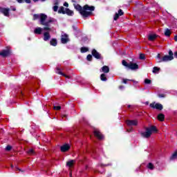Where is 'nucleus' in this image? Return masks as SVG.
<instances>
[{
	"mask_svg": "<svg viewBox=\"0 0 177 177\" xmlns=\"http://www.w3.org/2000/svg\"><path fill=\"white\" fill-rule=\"evenodd\" d=\"M88 165H86L85 169H88Z\"/></svg>",
	"mask_w": 177,
	"mask_h": 177,
	"instance_id": "57",
	"label": "nucleus"
},
{
	"mask_svg": "<svg viewBox=\"0 0 177 177\" xmlns=\"http://www.w3.org/2000/svg\"><path fill=\"white\" fill-rule=\"evenodd\" d=\"M153 132L155 133H156V132H158V129H157V127L151 126L150 127H147L145 129V131L142 132L140 135L142 138H145V139H149V138L151 136V133H153Z\"/></svg>",
	"mask_w": 177,
	"mask_h": 177,
	"instance_id": "2",
	"label": "nucleus"
},
{
	"mask_svg": "<svg viewBox=\"0 0 177 177\" xmlns=\"http://www.w3.org/2000/svg\"><path fill=\"white\" fill-rule=\"evenodd\" d=\"M145 84L146 85H150V84H151V80H149V79H145Z\"/></svg>",
	"mask_w": 177,
	"mask_h": 177,
	"instance_id": "33",
	"label": "nucleus"
},
{
	"mask_svg": "<svg viewBox=\"0 0 177 177\" xmlns=\"http://www.w3.org/2000/svg\"><path fill=\"white\" fill-rule=\"evenodd\" d=\"M158 37H160V36H158V35H156V34L149 35L148 36V39H149V41H154L156 38H158Z\"/></svg>",
	"mask_w": 177,
	"mask_h": 177,
	"instance_id": "15",
	"label": "nucleus"
},
{
	"mask_svg": "<svg viewBox=\"0 0 177 177\" xmlns=\"http://www.w3.org/2000/svg\"><path fill=\"white\" fill-rule=\"evenodd\" d=\"M157 119L158 120V121L162 122V121H165V115H164V113H159L158 115Z\"/></svg>",
	"mask_w": 177,
	"mask_h": 177,
	"instance_id": "17",
	"label": "nucleus"
},
{
	"mask_svg": "<svg viewBox=\"0 0 177 177\" xmlns=\"http://www.w3.org/2000/svg\"><path fill=\"white\" fill-rule=\"evenodd\" d=\"M9 9L13 12H16V7L10 6Z\"/></svg>",
	"mask_w": 177,
	"mask_h": 177,
	"instance_id": "43",
	"label": "nucleus"
},
{
	"mask_svg": "<svg viewBox=\"0 0 177 177\" xmlns=\"http://www.w3.org/2000/svg\"><path fill=\"white\" fill-rule=\"evenodd\" d=\"M17 2H18V3H23V2H24V0H17Z\"/></svg>",
	"mask_w": 177,
	"mask_h": 177,
	"instance_id": "48",
	"label": "nucleus"
},
{
	"mask_svg": "<svg viewBox=\"0 0 177 177\" xmlns=\"http://www.w3.org/2000/svg\"><path fill=\"white\" fill-rule=\"evenodd\" d=\"M72 28L73 29L74 31H77V30H78V27L76 25H73L72 26Z\"/></svg>",
	"mask_w": 177,
	"mask_h": 177,
	"instance_id": "42",
	"label": "nucleus"
},
{
	"mask_svg": "<svg viewBox=\"0 0 177 177\" xmlns=\"http://www.w3.org/2000/svg\"><path fill=\"white\" fill-rule=\"evenodd\" d=\"M100 80H101V81H104V82L107 81V77H106V74H104V73L101 74Z\"/></svg>",
	"mask_w": 177,
	"mask_h": 177,
	"instance_id": "24",
	"label": "nucleus"
},
{
	"mask_svg": "<svg viewBox=\"0 0 177 177\" xmlns=\"http://www.w3.org/2000/svg\"><path fill=\"white\" fill-rule=\"evenodd\" d=\"M40 24H44L45 22V21L46 20V19H48V15H45V14H40Z\"/></svg>",
	"mask_w": 177,
	"mask_h": 177,
	"instance_id": "14",
	"label": "nucleus"
},
{
	"mask_svg": "<svg viewBox=\"0 0 177 177\" xmlns=\"http://www.w3.org/2000/svg\"><path fill=\"white\" fill-rule=\"evenodd\" d=\"M122 66L126 67V68H127L128 70H138L139 69V65H138V64L133 63L132 62H131L130 63H128V62H127V61L125 59H123L122 61Z\"/></svg>",
	"mask_w": 177,
	"mask_h": 177,
	"instance_id": "4",
	"label": "nucleus"
},
{
	"mask_svg": "<svg viewBox=\"0 0 177 177\" xmlns=\"http://www.w3.org/2000/svg\"><path fill=\"white\" fill-rule=\"evenodd\" d=\"M86 59L88 60V62H92V55L88 54L86 57Z\"/></svg>",
	"mask_w": 177,
	"mask_h": 177,
	"instance_id": "34",
	"label": "nucleus"
},
{
	"mask_svg": "<svg viewBox=\"0 0 177 177\" xmlns=\"http://www.w3.org/2000/svg\"><path fill=\"white\" fill-rule=\"evenodd\" d=\"M64 6H65L66 8H68V3L65 2V3H64Z\"/></svg>",
	"mask_w": 177,
	"mask_h": 177,
	"instance_id": "50",
	"label": "nucleus"
},
{
	"mask_svg": "<svg viewBox=\"0 0 177 177\" xmlns=\"http://www.w3.org/2000/svg\"><path fill=\"white\" fill-rule=\"evenodd\" d=\"M9 12H10V8L0 7V13H2L6 17H9V16H10Z\"/></svg>",
	"mask_w": 177,
	"mask_h": 177,
	"instance_id": "6",
	"label": "nucleus"
},
{
	"mask_svg": "<svg viewBox=\"0 0 177 177\" xmlns=\"http://www.w3.org/2000/svg\"><path fill=\"white\" fill-rule=\"evenodd\" d=\"M10 50H3L0 52V56H2V57H8V56H10Z\"/></svg>",
	"mask_w": 177,
	"mask_h": 177,
	"instance_id": "12",
	"label": "nucleus"
},
{
	"mask_svg": "<svg viewBox=\"0 0 177 177\" xmlns=\"http://www.w3.org/2000/svg\"><path fill=\"white\" fill-rule=\"evenodd\" d=\"M50 24L48 23V21H44L43 22V24H41V26H45L46 27H50Z\"/></svg>",
	"mask_w": 177,
	"mask_h": 177,
	"instance_id": "35",
	"label": "nucleus"
},
{
	"mask_svg": "<svg viewBox=\"0 0 177 177\" xmlns=\"http://www.w3.org/2000/svg\"><path fill=\"white\" fill-rule=\"evenodd\" d=\"M110 165H111V164L104 165L103 163H100L97 165V167H100L101 168H103L104 167H109Z\"/></svg>",
	"mask_w": 177,
	"mask_h": 177,
	"instance_id": "30",
	"label": "nucleus"
},
{
	"mask_svg": "<svg viewBox=\"0 0 177 177\" xmlns=\"http://www.w3.org/2000/svg\"><path fill=\"white\" fill-rule=\"evenodd\" d=\"M146 104H149V102H146Z\"/></svg>",
	"mask_w": 177,
	"mask_h": 177,
	"instance_id": "62",
	"label": "nucleus"
},
{
	"mask_svg": "<svg viewBox=\"0 0 177 177\" xmlns=\"http://www.w3.org/2000/svg\"><path fill=\"white\" fill-rule=\"evenodd\" d=\"M74 162H75V160H71L66 162V166L69 167V168H71V167H73V165H74Z\"/></svg>",
	"mask_w": 177,
	"mask_h": 177,
	"instance_id": "22",
	"label": "nucleus"
},
{
	"mask_svg": "<svg viewBox=\"0 0 177 177\" xmlns=\"http://www.w3.org/2000/svg\"><path fill=\"white\" fill-rule=\"evenodd\" d=\"M126 124L128 127H136L138 125V120H126Z\"/></svg>",
	"mask_w": 177,
	"mask_h": 177,
	"instance_id": "9",
	"label": "nucleus"
},
{
	"mask_svg": "<svg viewBox=\"0 0 177 177\" xmlns=\"http://www.w3.org/2000/svg\"><path fill=\"white\" fill-rule=\"evenodd\" d=\"M47 21L50 24V23H53L55 21V19L50 18Z\"/></svg>",
	"mask_w": 177,
	"mask_h": 177,
	"instance_id": "40",
	"label": "nucleus"
},
{
	"mask_svg": "<svg viewBox=\"0 0 177 177\" xmlns=\"http://www.w3.org/2000/svg\"><path fill=\"white\" fill-rule=\"evenodd\" d=\"M93 133L94 136H95V138H97L99 140H103V139H104V136H103V134H102V133L99 131V130H94Z\"/></svg>",
	"mask_w": 177,
	"mask_h": 177,
	"instance_id": "8",
	"label": "nucleus"
},
{
	"mask_svg": "<svg viewBox=\"0 0 177 177\" xmlns=\"http://www.w3.org/2000/svg\"><path fill=\"white\" fill-rule=\"evenodd\" d=\"M69 175H70L71 177H72L73 176V173L70 172Z\"/></svg>",
	"mask_w": 177,
	"mask_h": 177,
	"instance_id": "56",
	"label": "nucleus"
},
{
	"mask_svg": "<svg viewBox=\"0 0 177 177\" xmlns=\"http://www.w3.org/2000/svg\"><path fill=\"white\" fill-rule=\"evenodd\" d=\"M102 73H105V74L110 73V68L107 66H102Z\"/></svg>",
	"mask_w": 177,
	"mask_h": 177,
	"instance_id": "19",
	"label": "nucleus"
},
{
	"mask_svg": "<svg viewBox=\"0 0 177 177\" xmlns=\"http://www.w3.org/2000/svg\"><path fill=\"white\" fill-rule=\"evenodd\" d=\"M160 68H158V67H157V66H154L152 72H153L154 74H156V73H157L158 71H160Z\"/></svg>",
	"mask_w": 177,
	"mask_h": 177,
	"instance_id": "31",
	"label": "nucleus"
},
{
	"mask_svg": "<svg viewBox=\"0 0 177 177\" xmlns=\"http://www.w3.org/2000/svg\"><path fill=\"white\" fill-rule=\"evenodd\" d=\"M91 55L95 59H103V57H102V54L99 53V52H97V50H96V49L95 48L92 50Z\"/></svg>",
	"mask_w": 177,
	"mask_h": 177,
	"instance_id": "7",
	"label": "nucleus"
},
{
	"mask_svg": "<svg viewBox=\"0 0 177 177\" xmlns=\"http://www.w3.org/2000/svg\"><path fill=\"white\" fill-rule=\"evenodd\" d=\"M174 41H176V42H177V35H176V36L174 37Z\"/></svg>",
	"mask_w": 177,
	"mask_h": 177,
	"instance_id": "53",
	"label": "nucleus"
},
{
	"mask_svg": "<svg viewBox=\"0 0 177 177\" xmlns=\"http://www.w3.org/2000/svg\"><path fill=\"white\" fill-rule=\"evenodd\" d=\"M58 13L62 14V15H66V8L62 6L58 10Z\"/></svg>",
	"mask_w": 177,
	"mask_h": 177,
	"instance_id": "23",
	"label": "nucleus"
},
{
	"mask_svg": "<svg viewBox=\"0 0 177 177\" xmlns=\"http://www.w3.org/2000/svg\"><path fill=\"white\" fill-rule=\"evenodd\" d=\"M119 89H124V86H119Z\"/></svg>",
	"mask_w": 177,
	"mask_h": 177,
	"instance_id": "52",
	"label": "nucleus"
},
{
	"mask_svg": "<svg viewBox=\"0 0 177 177\" xmlns=\"http://www.w3.org/2000/svg\"><path fill=\"white\" fill-rule=\"evenodd\" d=\"M64 117H67V115H64Z\"/></svg>",
	"mask_w": 177,
	"mask_h": 177,
	"instance_id": "64",
	"label": "nucleus"
},
{
	"mask_svg": "<svg viewBox=\"0 0 177 177\" xmlns=\"http://www.w3.org/2000/svg\"><path fill=\"white\" fill-rule=\"evenodd\" d=\"M35 34H37L39 35H41L42 34V28H36L34 30Z\"/></svg>",
	"mask_w": 177,
	"mask_h": 177,
	"instance_id": "20",
	"label": "nucleus"
},
{
	"mask_svg": "<svg viewBox=\"0 0 177 177\" xmlns=\"http://www.w3.org/2000/svg\"><path fill=\"white\" fill-rule=\"evenodd\" d=\"M158 97L162 98V97H165L166 95L164 93H161V94H158Z\"/></svg>",
	"mask_w": 177,
	"mask_h": 177,
	"instance_id": "41",
	"label": "nucleus"
},
{
	"mask_svg": "<svg viewBox=\"0 0 177 177\" xmlns=\"http://www.w3.org/2000/svg\"><path fill=\"white\" fill-rule=\"evenodd\" d=\"M174 57H176V59H177V51H176V52L174 53Z\"/></svg>",
	"mask_w": 177,
	"mask_h": 177,
	"instance_id": "51",
	"label": "nucleus"
},
{
	"mask_svg": "<svg viewBox=\"0 0 177 177\" xmlns=\"http://www.w3.org/2000/svg\"><path fill=\"white\" fill-rule=\"evenodd\" d=\"M55 5H59V1L57 0H56Z\"/></svg>",
	"mask_w": 177,
	"mask_h": 177,
	"instance_id": "54",
	"label": "nucleus"
},
{
	"mask_svg": "<svg viewBox=\"0 0 177 177\" xmlns=\"http://www.w3.org/2000/svg\"><path fill=\"white\" fill-rule=\"evenodd\" d=\"M54 109H55V110L59 111V110H60V109H62V106H54Z\"/></svg>",
	"mask_w": 177,
	"mask_h": 177,
	"instance_id": "45",
	"label": "nucleus"
},
{
	"mask_svg": "<svg viewBox=\"0 0 177 177\" xmlns=\"http://www.w3.org/2000/svg\"><path fill=\"white\" fill-rule=\"evenodd\" d=\"M149 106L151 109H156V110H162L164 109V106H162V104L160 103L153 102L149 104Z\"/></svg>",
	"mask_w": 177,
	"mask_h": 177,
	"instance_id": "5",
	"label": "nucleus"
},
{
	"mask_svg": "<svg viewBox=\"0 0 177 177\" xmlns=\"http://www.w3.org/2000/svg\"><path fill=\"white\" fill-rule=\"evenodd\" d=\"M177 158V150L171 155L170 160H175Z\"/></svg>",
	"mask_w": 177,
	"mask_h": 177,
	"instance_id": "28",
	"label": "nucleus"
},
{
	"mask_svg": "<svg viewBox=\"0 0 177 177\" xmlns=\"http://www.w3.org/2000/svg\"><path fill=\"white\" fill-rule=\"evenodd\" d=\"M65 15H67V16H74V11L69 8H65Z\"/></svg>",
	"mask_w": 177,
	"mask_h": 177,
	"instance_id": "16",
	"label": "nucleus"
},
{
	"mask_svg": "<svg viewBox=\"0 0 177 177\" xmlns=\"http://www.w3.org/2000/svg\"><path fill=\"white\" fill-rule=\"evenodd\" d=\"M128 81H131V80L128 79H123V84H127Z\"/></svg>",
	"mask_w": 177,
	"mask_h": 177,
	"instance_id": "47",
	"label": "nucleus"
},
{
	"mask_svg": "<svg viewBox=\"0 0 177 177\" xmlns=\"http://www.w3.org/2000/svg\"><path fill=\"white\" fill-rule=\"evenodd\" d=\"M119 17H120V15H118V13H115L113 19L115 20V21H116V20H118Z\"/></svg>",
	"mask_w": 177,
	"mask_h": 177,
	"instance_id": "38",
	"label": "nucleus"
},
{
	"mask_svg": "<svg viewBox=\"0 0 177 177\" xmlns=\"http://www.w3.org/2000/svg\"><path fill=\"white\" fill-rule=\"evenodd\" d=\"M165 37H171V30L167 28L165 32Z\"/></svg>",
	"mask_w": 177,
	"mask_h": 177,
	"instance_id": "26",
	"label": "nucleus"
},
{
	"mask_svg": "<svg viewBox=\"0 0 177 177\" xmlns=\"http://www.w3.org/2000/svg\"><path fill=\"white\" fill-rule=\"evenodd\" d=\"M71 2H72L73 3H75V2H77V1H75V0H72Z\"/></svg>",
	"mask_w": 177,
	"mask_h": 177,
	"instance_id": "55",
	"label": "nucleus"
},
{
	"mask_svg": "<svg viewBox=\"0 0 177 177\" xmlns=\"http://www.w3.org/2000/svg\"><path fill=\"white\" fill-rule=\"evenodd\" d=\"M10 150H12V146L7 145L6 147V151H10Z\"/></svg>",
	"mask_w": 177,
	"mask_h": 177,
	"instance_id": "37",
	"label": "nucleus"
},
{
	"mask_svg": "<svg viewBox=\"0 0 177 177\" xmlns=\"http://www.w3.org/2000/svg\"><path fill=\"white\" fill-rule=\"evenodd\" d=\"M128 132H132V129H130V130H127Z\"/></svg>",
	"mask_w": 177,
	"mask_h": 177,
	"instance_id": "59",
	"label": "nucleus"
},
{
	"mask_svg": "<svg viewBox=\"0 0 177 177\" xmlns=\"http://www.w3.org/2000/svg\"><path fill=\"white\" fill-rule=\"evenodd\" d=\"M24 2H26V3H31V0H24Z\"/></svg>",
	"mask_w": 177,
	"mask_h": 177,
	"instance_id": "49",
	"label": "nucleus"
},
{
	"mask_svg": "<svg viewBox=\"0 0 177 177\" xmlns=\"http://www.w3.org/2000/svg\"><path fill=\"white\" fill-rule=\"evenodd\" d=\"M128 107H129V108L131 107V105H128Z\"/></svg>",
	"mask_w": 177,
	"mask_h": 177,
	"instance_id": "63",
	"label": "nucleus"
},
{
	"mask_svg": "<svg viewBox=\"0 0 177 177\" xmlns=\"http://www.w3.org/2000/svg\"><path fill=\"white\" fill-rule=\"evenodd\" d=\"M44 30L45 31H50V28H49V26H46V27L44 28Z\"/></svg>",
	"mask_w": 177,
	"mask_h": 177,
	"instance_id": "46",
	"label": "nucleus"
},
{
	"mask_svg": "<svg viewBox=\"0 0 177 177\" xmlns=\"http://www.w3.org/2000/svg\"><path fill=\"white\" fill-rule=\"evenodd\" d=\"M119 16H122L124 15V11H122V10L120 9L118 10V13Z\"/></svg>",
	"mask_w": 177,
	"mask_h": 177,
	"instance_id": "39",
	"label": "nucleus"
},
{
	"mask_svg": "<svg viewBox=\"0 0 177 177\" xmlns=\"http://www.w3.org/2000/svg\"><path fill=\"white\" fill-rule=\"evenodd\" d=\"M156 57H157V59H160L159 61H158V63H162V62H171V60H174V52H172L171 50H169V55H165L161 59V55L158 54Z\"/></svg>",
	"mask_w": 177,
	"mask_h": 177,
	"instance_id": "3",
	"label": "nucleus"
},
{
	"mask_svg": "<svg viewBox=\"0 0 177 177\" xmlns=\"http://www.w3.org/2000/svg\"><path fill=\"white\" fill-rule=\"evenodd\" d=\"M39 17L38 14L33 15V20H37V19H39Z\"/></svg>",
	"mask_w": 177,
	"mask_h": 177,
	"instance_id": "36",
	"label": "nucleus"
},
{
	"mask_svg": "<svg viewBox=\"0 0 177 177\" xmlns=\"http://www.w3.org/2000/svg\"><path fill=\"white\" fill-rule=\"evenodd\" d=\"M147 168L149 169H151V171H153V169H154V165H153V163L151 162H149L148 165H147Z\"/></svg>",
	"mask_w": 177,
	"mask_h": 177,
	"instance_id": "27",
	"label": "nucleus"
},
{
	"mask_svg": "<svg viewBox=\"0 0 177 177\" xmlns=\"http://www.w3.org/2000/svg\"><path fill=\"white\" fill-rule=\"evenodd\" d=\"M57 9H59V6H55L53 7V11H54V12H57Z\"/></svg>",
	"mask_w": 177,
	"mask_h": 177,
	"instance_id": "44",
	"label": "nucleus"
},
{
	"mask_svg": "<svg viewBox=\"0 0 177 177\" xmlns=\"http://www.w3.org/2000/svg\"><path fill=\"white\" fill-rule=\"evenodd\" d=\"M50 39V34L49 32H45L44 33V41H49Z\"/></svg>",
	"mask_w": 177,
	"mask_h": 177,
	"instance_id": "18",
	"label": "nucleus"
},
{
	"mask_svg": "<svg viewBox=\"0 0 177 177\" xmlns=\"http://www.w3.org/2000/svg\"><path fill=\"white\" fill-rule=\"evenodd\" d=\"M41 2H45V1H46V0H41Z\"/></svg>",
	"mask_w": 177,
	"mask_h": 177,
	"instance_id": "60",
	"label": "nucleus"
},
{
	"mask_svg": "<svg viewBox=\"0 0 177 177\" xmlns=\"http://www.w3.org/2000/svg\"><path fill=\"white\" fill-rule=\"evenodd\" d=\"M39 0H33V2H38Z\"/></svg>",
	"mask_w": 177,
	"mask_h": 177,
	"instance_id": "58",
	"label": "nucleus"
},
{
	"mask_svg": "<svg viewBox=\"0 0 177 177\" xmlns=\"http://www.w3.org/2000/svg\"><path fill=\"white\" fill-rule=\"evenodd\" d=\"M139 58L140 60H145V59H146V55L143 53H140Z\"/></svg>",
	"mask_w": 177,
	"mask_h": 177,
	"instance_id": "32",
	"label": "nucleus"
},
{
	"mask_svg": "<svg viewBox=\"0 0 177 177\" xmlns=\"http://www.w3.org/2000/svg\"><path fill=\"white\" fill-rule=\"evenodd\" d=\"M55 73H56V74L62 75L63 77H65V78H68V80H70V78H71V77H70L69 75H67L63 73V72H62V68H60L59 67L56 68Z\"/></svg>",
	"mask_w": 177,
	"mask_h": 177,
	"instance_id": "10",
	"label": "nucleus"
},
{
	"mask_svg": "<svg viewBox=\"0 0 177 177\" xmlns=\"http://www.w3.org/2000/svg\"><path fill=\"white\" fill-rule=\"evenodd\" d=\"M28 154H30V156H33V154H35V151L34 149H30L27 151Z\"/></svg>",
	"mask_w": 177,
	"mask_h": 177,
	"instance_id": "29",
	"label": "nucleus"
},
{
	"mask_svg": "<svg viewBox=\"0 0 177 177\" xmlns=\"http://www.w3.org/2000/svg\"><path fill=\"white\" fill-rule=\"evenodd\" d=\"M70 145L64 144V145L61 146L60 150L62 153H66V151H68L70 150Z\"/></svg>",
	"mask_w": 177,
	"mask_h": 177,
	"instance_id": "11",
	"label": "nucleus"
},
{
	"mask_svg": "<svg viewBox=\"0 0 177 177\" xmlns=\"http://www.w3.org/2000/svg\"><path fill=\"white\" fill-rule=\"evenodd\" d=\"M97 172H99L100 174H102V172H100V171H97Z\"/></svg>",
	"mask_w": 177,
	"mask_h": 177,
	"instance_id": "61",
	"label": "nucleus"
},
{
	"mask_svg": "<svg viewBox=\"0 0 177 177\" xmlns=\"http://www.w3.org/2000/svg\"><path fill=\"white\" fill-rule=\"evenodd\" d=\"M62 37H63L61 39L62 44H67V42H68V35L67 34H64Z\"/></svg>",
	"mask_w": 177,
	"mask_h": 177,
	"instance_id": "13",
	"label": "nucleus"
},
{
	"mask_svg": "<svg viewBox=\"0 0 177 177\" xmlns=\"http://www.w3.org/2000/svg\"><path fill=\"white\" fill-rule=\"evenodd\" d=\"M50 44L51 46H56L57 45V39H51L50 41Z\"/></svg>",
	"mask_w": 177,
	"mask_h": 177,
	"instance_id": "21",
	"label": "nucleus"
},
{
	"mask_svg": "<svg viewBox=\"0 0 177 177\" xmlns=\"http://www.w3.org/2000/svg\"><path fill=\"white\" fill-rule=\"evenodd\" d=\"M89 50V48H86V47H82L80 49V52L82 53H86V52H88Z\"/></svg>",
	"mask_w": 177,
	"mask_h": 177,
	"instance_id": "25",
	"label": "nucleus"
},
{
	"mask_svg": "<svg viewBox=\"0 0 177 177\" xmlns=\"http://www.w3.org/2000/svg\"><path fill=\"white\" fill-rule=\"evenodd\" d=\"M73 6L75 10L80 13L81 16L83 17V19H86L87 17H89L90 16H92L93 10H95V6H89L88 4L84 5L83 7L81 6L80 4H73Z\"/></svg>",
	"mask_w": 177,
	"mask_h": 177,
	"instance_id": "1",
	"label": "nucleus"
}]
</instances>
